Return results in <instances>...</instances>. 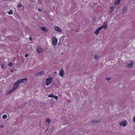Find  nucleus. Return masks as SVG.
<instances>
[{
    "label": "nucleus",
    "instance_id": "obj_1",
    "mask_svg": "<svg viewBox=\"0 0 135 135\" xmlns=\"http://www.w3.org/2000/svg\"><path fill=\"white\" fill-rule=\"evenodd\" d=\"M27 80V79L25 78L20 79L17 80L15 83L14 86L13 87L12 89L10 90L8 92L9 93H10L13 91L15 90L18 86V85L20 83H22L26 82Z\"/></svg>",
    "mask_w": 135,
    "mask_h": 135
},
{
    "label": "nucleus",
    "instance_id": "obj_2",
    "mask_svg": "<svg viewBox=\"0 0 135 135\" xmlns=\"http://www.w3.org/2000/svg\"><path fill=\"white\" fill-rule=\"evenodd\" d=\"M46 84L47 85H48L52 81V78L51 77H49L48 78L46 79Z\"/></svg>",
    "mask_w": 135,
    "mask_h": 135
},
{
    "label": "nucleus",
    "instance_id": "obj_3",
    "mask_svg": "<svg viewBox=\"0 0 135 135\" xmlns=\"http://www.w3.org/2000/svg\"><path fill=\"white\" fill-rule=\"evenodd\" d=\"M57 42V39L56 37L52 38V45L53 46H56V45Z\"/></svg>",
    "mask_w": 135,
    "mask_h": 135
},
{
    "label": "nucleus",
    "instance_id": "obj_4",
    "mask_svg": "<svg viewBox=\"0 0 135 135\" xmlns=\"http://www.w3.org/2000/svg\"><path fill=\"white\" fill-rule=\"evenodd\" d=\"M127 124L126 120L122 121L120 123V125L123 127L126 126Z\"/></svg>",
    "mask_w": 135,
    "mask_h": 135
},
{
    "label": "nucleus",
    "instance_id": "obj_5",
    "mask_svg": "<svg viewBox=\"0 0 135 135\" xmlns=\"http://www.w3.org/2000/svg\"><path fill=\"white\" fill-rule=\"evenodd\" d=\"M44 74V71H41L35 73V75L37 76H40L43 75Z\"/></svg>",
    "mask_w": 135,
    "mask_h": 135
},
{
    "label": "nucleus",
    "instance_id": "obj_6",
    "mask_svg": "<svg viewBox=\"0 0 135 135\" xmlns=\"http://www.w3.org/2000/svg\"><path fill=\"white\" fill-rule=\"evenodd\" d=\"M37 51L38 53H41L43 51L42 49L40 46H38L37 47Z\"/></svg>",
    "mask_w": 135,
    "mask_h": 135
},
{
    "label": "nucleus",
    "instance_id": "obj_7",
    "mask_svg": "<svg viewBox=\"0 0 135 135\" xmlns=\"http://www.w3.org/2000/svg\"><path fill=\"white\" fill-rule=\"evenodd\" d=\"M55 30L58 32H61L62 31L61 29L57 26H55L54 27Z\"/></svg>",
    "mask_w": 135,
    "mask_h": 135
},
{
    "label": "nucleus",
    "instance_id": "obj_8",
    "mask_svg": "<svg viewBox=\"0 0 135 135\" xmlns=\"http://www.w3.org/2000/svg\"><path fill=\"white\" fill-rule=\"evenodd\" d=\"M59 75L61 77H63L64 75V72L63 70L62 69H61L60 70Z\"/></svg>",
    "mask_w": 135,
    "mask_h": 135
},
{
    "label": "nucleus",
    "instance_id": "obj_9",
    "mask_svg": "<svg viewBox=\"0 0 135 135\" xmlns=\"http://www.w3.org/2000/svg\"><path fill=\"white\" fill-rule=\"evenodd\" d=\"M101 30V29L100 28V27L97 28L96 31H95V33L97 35H98L99 32V31L100 30Z\"/></svg>",
    "mask_w": 135,
    "mask_h": 135
},
{
    "label": "nucleus",
    "instance_id": "obj_10",
    "mask_svg": "<svg viewBox=\"0 0 135 135\" xmlns=\"http://www.w3.org/2000/svg\"><path fill=\"white\" fill-rule=\"evenodd\" d=\"M100 27L101 30L103 28H106L107 27V26L106 24L104 23L102 26Z\"/></svg>",
    "mask_w": 135,
    "mask_h": 135
},
{
    "label": "nucleus",
    "instance_id": "obj_11",
    "mask_svg": "<svg viewBox=\"0 0 135 135\" xmlns=\"http://www.w3.org/2000/svg\"><path fill=\"white\" fill-rule=\"evenodd\" d=\"M133 62L131 61L129 63H128L127 65V66L128 68H131L133 66Z\"/></svg>",
    "mask_w": 135,
    "mask_h": 135
},
{
    "label": "nucleus",
    "instance_id": "obj_12",
    "mask_svg": "<svg viewBox=\"0 0 135 135\" xmlns=\"http://www.w3.org/2000/svg\"><path fill=\"white\" fill-rule=\"evenodd\" d=\"M41 29L45 32H46L47 31V29L44 27H41L40 28Z\"/></svg>",
    "mask_w": 135,
    "mask_h": 135
},
{
    "label": "nucleus",
    "instance_id": "obj_13",
    "mask_svg": "<svg viewBox=\"0 0 135 135\" xmlns=\"http://www.w3.org/2000/svg\"><path fill=\"white\" fill-rule=\"evenodd\" d=\"M127 10V7L126 6L123 7L122 9V11L123 12L125 13L126 12Z\"/></svg>",
    "mask_w": 135,
    "mask_h": 135
},
{
    "label": "nucleus",
    "instance_id": "obj_14",
    "mask_svg": "<svg viewBox=\"0 0 135 135\" xmlns=\"http://www.w3.org/2000/svg\"><path fill=\"white\" fill-rule=\"evenodd\" d=\"M120 0H115L114 2V4L115 5H118L120 3Z\"/></svg>",
    "mask_w": 135,
    "mask_h": 135
},
{
    "label": "nucleus",
    "instance_id": "obj_15",
    "mask_svg": "<svg viewBox=\"0 0 135 135\" xmlns=\"http://www.w3.org/2000/svg\"><path fill=\"white\" fill-rule=\"evenodd\" d=\"M100 121V120H97L95 119H93L91 120V122L92 123H99Z\"/></svg>",
    "mask_w": 135,
    "mask_h": 135
},
{
    "label": "nucleus",
    "instance_id": "obj_16",
    "mask_svg": "<svg viewBox=\"0 0 135 135\" xmlns=\"http://www.w3.org/2000/svg\"><path fill=\"white\" fill-rule=\"evenodd\" d=\"M94 59L96 60H98L99 59V56L97 54H95L94 56Z\"/></svg>",
    "mask_w": 135,
    "mask_h": 135
},
{
    "label": "nucleus",
    "instance_id": "obj_17",
    "mask_svg": "<svg viewBox=\"0 0 135 135\" xmlns=\"http://www.w3.org/2000/svg\"><path fill=\"white\" fill-rule=\"evenodd\" d=\"M114 10V8L113 6L111 7L110 8V10L109 11L110 13H111Z\"/></svg>",
    "mask_w": 135,
    "mask_h": 135
},
{
    "label": "nucleus",
    "instance_id": "obj_18",
    "mask_svg": "<svg viewBox=\"0 0 135 135\" xmlns=\"http://www.w3.org/2000/svg\"><path fill=\"white\" fill-rule=\"evenodd\" d=\"M7 115H6V114H4V115H3L2 116V117L3 119H6L7 118Z\"/></svg>",
    "mask_w": 135,
    "mask_h": 135
},
{
    "label": "nucleus",
    "instance_id": "obj_19",
    "mask_svg": "<svg viewBox=\"0 0 135 135\" xmlns=\"http://www.w3.org/2000/svg\"><path fill=\"white\" fill-rule=\"evenodd\" d=\"M8 13L9 15H11L12 14L13 12L11 10H10L8 12Z\"/></svg>",
    "mask_w": 135,
    "mask_h": 135
},
{
    "label": "nucleus",
    "instance_id": "obj_20",
    "mask_svg": "<svg viewBox=\"0 0 135 135\" xmlns=\"http://www.w3.org/2000/svg\"><path fill=\"white\" fill-rule=\"evenodd\" d=\"M46 121L47 123H49L50 121V119L49 118H47L46 119Z\"/></svg>",
    "mask_w": 135,
    "mask_h": 135
},
{
    "label": "nucleus",
    "instance_id": "obj_21",
    "mask_svg": "<svg viewBox=\"0 0 135 135\" xmlns=\"http://www.w3.org/2000/svg\"><path fill=\"white\" fill-rule=\"evenodd\" d=\"M18 6L19 7H22V5L20 4H19L18 5Z\"/></svg>",
    "mask_w": 135,
    "mask_h": 135
},
{
    "label": "nucleus",
    "instance_id": "obj_22",
    "mask_svg": "<svg viewBox=\"0 0 135 135\" xmlns=\"http://www.w3.org/2000/svg\"><path fill=\"white\" fill-rule=\"evenodd\" d=\"M12 65V63L11 62L9 63L8 64V65L10 66H11Z\"/></svg>",
    "mask_w": 135,
    "mask_h": 135
},
{
    "label": "nucleus",
    "instance_id": "obj_23",
    "mask_svg": "<svg viewBox=\"0 0 135 135\" xmlns=\"http://www.w3.org/2000/svg\"><path fill=\"white\" fill-rule=\"evenodd\" d=\"M110 80V78H106V80L107 81H109Z\"/></svg>",
    "mask_w": 135,
    "mask_h": 135
},
{
    "label": "nucleus",
    "instance_id": "obj_24",
    "mask_svg": "<svg viewBox=\"0 0 135 135\" xmlns=\"http://www.w3.org/2000/svg\"><path fill=\"white\" fill-rule=\"evenodd\" d=\"M54 97L53 94H50L48 96V97Z\"/></svg>",
    "mask_w": 135,
    "mask_h": 135
},
{
    "label": "nucleus",
    "instance_id": "obj_25",
    "mask_svg": "<svg viewBox=\"0 0 135 135\" xmlns=\"http://www.w3.org/2000/svg\"><path fill=\"white\" fill-rule=\"evenodd\" d=\"M38 2L39 3L41 4L42 3L41 0H38Z\"/></svg>",
    "mask_w": 135,
    "mask_h": 135
},
{
    "label": "nucleus",
    "instance_id": "obj_26",
    "mask_svg": "<svg viewBox=\"0 0 135 135\" xmlns=\"http://www.w3.org/2000/svg\"><path fill=\"white\" fill-rule=\"evenodd\" d=\"M133 120L135 123V116L134 117Z\"/></svg>",
    "mask_w": 135,
    "mask_h": 135
},
{
    "label": "nucleus",
    "instance_id": "obj_27",
    "mask_svg": "<svg viewBox=\"0 0 135 135\" xmlns=\"http://www.w3.org/2000/svg\"><path fill=\"white\" fill-rule=\"evenodd\" d=\"M54 97L55 99L57 100L58 99V97L57 96H54Z\"/></svg>",
    "mask_w": 135,
    "mask_h": 135
},
{
    "label": "nucleus",
    "instance_id": "obj_28",
    "mask_svg": "<svg viewBox=\"0 0 135 135\" xmlns=\"http://www.w3.org/2000/svg\"><path fill=\"white\" fill-rule=\"evenodd\" d=\"M4 127V126L3 125H0V128H3V127Z\"/></svg>",
    "mask_w": 135,
    "mask_h": 135
},
{
    "label": "nucleus",
    "instance_id": "obj_29",
    "mask_svg": "<svg viewBox=\"0 0 135 135\" xmlns=\"http://www.w3.org/2000/svg\"><path fill=\"white\" fill-rule=\"evenodd\" d=\"M28 56V54H26L25 55V57H27Z\"/></svg>",
    "mask_w": 135,
    "mask_h": 135
},
{
    "label": "nucleus",
    "instance_id": "obj_30",
    "mask_svg": "<svg viewBox=\"0 0 135 135\" xmlns=\"http://www.w3.org/2000/svg\"><path fill=\"white\" fill-rule=\"evenodd\" d=\"M4 65L3 64L2 65V68H4Z\"/></svg>",
    "mask_w": 135,
    "mask_h": 135
},
{
    "label": "nucleus",
    "instance_id": "obj_31",
    "mask_svg": "<svg viewBox=\"0 0 135 135\" xmlns=\"http://www.w3.org/2000/svg\"><path fill=\"white\" fill-rule=\"evenodd\" d=\"M38 11H42L39 8H38Z\"/></svg>",
    "mask_w": 135,
    "mask_h": 135
},
{
    "label": "nucleus",
    "instance_id": "obj_32",
    "mask_svg": "<svg viewBox=\"0 0 135 135\" xmlns=\"http://www.w3.org/2000/svg\"><path fill=\"white\" fill-rule=\"evenodd\" d=\"M29 39H30V40H31V38H30H30H29Z\"/></svg>",
    "mask_w": 135,
    "mask_h": 135
}]
</instances>
